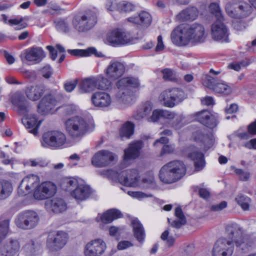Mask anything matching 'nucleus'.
Listing matches in <instances>:
<instances>
[{"instance_id": "f257e3e1", "label": "nucleus", "mask_w": 256, "mask_h": 256, "mask_svg": "<svg viewBox=\"0 0 256 256\" xmlns=\"http://www.w3.org/2000/svg\"><path fill=\"white\" fill-rule=\"evenodd\" d=\"M228 238H220L216 240L212 250V256H232L234 244L242 250L251 246L250 236L244 235L242 228L236 224L228 225L226 228Z\"/></svg>"}, {"instance_id": "f03ea898", "label": "nucleus", "mask_w": 256, "mask_h": 256, "mask_svg": "<svg viewBox=\"0 0 256 256\" xmlns=\"http://www.w3.org/2000/svg\"><path fill=\"white\" fill-rule=\"evenodd\" d=\"M206 38L204 26L198 23L190 25H180L171 34V40L178 46H185L190 42L201 43Z\"/></svg>"}, {"instance_id": "7ed1b4c3", "label": "nucleus", "mask_w": 256, "mask_h": 256, "mask_svg": "<svg viewBox=\"0 0 256 256\" xmlns=\"http://www.w3.org/2000/svg\"><path fill=\"white\" fill-rule=\"evenodd\" d=\"M186 167L180 160H173L164 164L160 170L159 177L165 184H172L176 182L184 176Z\"/></svg>"}, {"instance_id": "20e7f679", "label": "nucleus", "mask_w": 256, "mask_h": 256, "mask_svg": "<svg viewBox=\"0 0 256 256\" xmlns=\"http://www.w3.org/2000/svg\"><path fill=\"white\" fill-rule=\"evenodd\" d=\"M8 220L0 222V244L6 238L9 229ZM20 244L14 239H8L2 245H0V254L2 256H14L19 250Z\"/></svg>"}, {"instance_id": "39448f33", "label": "nucleus", "mask_w": 256, "mask_h": 256, "mask_svg": "<svg viewBox=\"0 0 256 256\" xmlns=\"http://www.w3.org/2000/svg\"><path fill=\"white\" fill-rule=\"evenodd\" d=\"M96 22V13L92 10H86L74 16L72 20L74 28L79 32L90 30Z\"/></svg>"}, {"instance_id": "423d86ee", "label": "nucleus", "mask_w": 256, "mask_h": 256, "mask_svg": "<svg viewBox=\"0 0 256 256\" xmlns=\"http://www.w3.org/2000/svg\"><path fill=\"white\" fill-rule=\"evenodd\" d=\"M40 142L44 148L59 150L66 146L67 138L65 134L60 130H50L42 134Z\"/></svg>"}, {"instance_id": "0eeeda50", "label": "nucleus", "mask_w": 256, "mask_h": 256, "mask_svg": "<svg viewBox=\"0 0 256 256\" xmlns=\"http://www.w3.org/2000/svg\"><path fill=\"white\" fill-rule=\"evenodd\" d=\"M64 126L69 136L74 138L83 136L88 130V122L80 116H74L68 118L66 121Z\"/></svg>"}, {"instance_id": "6e6552de", "label": "nucleus", "mask_w": 256, "mask_h": 256, "mask_svg": "<svg viewBox=\"0 0 256 256\" xmlns=\"http://www.w3.org/2000/svg\"><path fill=\"white\" fill-rule=\"evenodd\" d=\"M107 175L113 180L118 181L127 186H136L140 178L138 170L135 169L126 170L120 173L113 170H108Z\"/></svg>"}, {"instance_id": "1a4fd4ad", "label": "nucleus", "mask_w": 256, "mask_h": 256, "mask_svg": "<svg viewBox=\"0 0 256 256\" xmlns=\"http://www.w3.org/2000/svg\"><path fill=\"white\" fill-rule=\"evenodd\" d=\"M108 84V80L104 78V76L102 74L90 76L84 78L80 82L78 86L79 92L82 94L90 92L96 89L107 90Z\"/></svg>"}, {"instance_id": "9d476101", "label": "nucleus", "mask_w": 256, "mask_h": 256, "mask_svg": "<svg viewBox=\"0 0 256 256\" xmlns=\"http://www.w3.org/2000/svg\"><path fill=\"white\" fill-rule=\"evenodd\" d=\"M186 96L184 92L180 88H174L162 92L159 96L160 102L168 108H173L182 102Z\"/></svg>"}, {"instance_id": "9b49d317", "label": "nucleus", "mask_w": 256, "mask_h": 256, "mask_svg": "<svg viewBox=\"0 0 256 256\" xmlns=\"http://www.w3.org/2000/svg\"><path fill=\"white\" fill-rule=\"evenodd\" d=\"M104 78L108 80L107 88L108 89L112 86V81H114L121 78L125 72L124 64L118 61L112 60L104 70Z\"/></svg>"}, {"instance_id": "f8f14e48", "label": "nucleus", "mask_w": 256, "mask_h": 256, "mask_svg": "<svg viewBox=\"0 0 256 256\" xmlns=\"http://www.w3.org/2000/svg\"><path fill=\"white\" fill-rule=\"evenodd\" d=\"M39 217L36 212L28 210L18 214L16 220V226L21 228L29 230L35 227L38 222Z\"/></svg>"}, {"instance_id": "ddd939ff", "label": "nucleus", "mask_w": 256, "mask_h": 256, "mask_svg": "<svg viewBox=\"0 0 256 256\" xmlns=\"http://www.w3.org/2000/svg\"><path fill=\"white\" fill-rule=\"evenodd\" d=\"M68 234L62 231L53 232L49 234L46 245L51 251H57L62 248L66 244Z\"/></svg>"}, {"instance_id": "4468645a", "label": "nucleus", "mask_w": 256, "mask_h": 256, "mask_svg": "<svg viewBox=\"0 0 256 256\" xmlns=\"http://www.w3.org/2000/svg\"><path fill=\"white\" fill-rule=\"evenodd\" d=\"M227 14L231 17L240 18L248 16L252 12V6L246 2L236 4H228L226 6Z\"/></svg>"}, {"instance_id": "2eb2a0df", "label": "nucleus", "mask_w": 256, "mask_h": 256, "mask_svg": "<svg viewBox=\"0 0 256 256\" xmlns=\"http://www.w3.org/2000/svg\"><path fill=\"white\" fill-rule=\"evenodd\" d=\"M224 20H216L211 26L212 38L215 41L220 42H229V32L224 24Z\"/></svg>"}, {"instance_id": "dca6fc26", "label": "nucleus", "mask_w": 256, "mask_h": 256, "mask_svg": "<svg viewBox=\"0 0 256 256\" xmlns=\"http://www.w3.org/2000/svg\"><path fill=\"white\" fill-rule=\"evenodd\" d=\"M40 180L39 177L35 174H30L25 176L20 184L18 192L20 196H23L35 190L38 186Z\"/></svg>"}, {"instance_id": "f3484780", "label": "nucleus", "mask_w": 256, "mask_h": 256, "mask_svg": "<svg viewBox=\"0 0 256 256\" xmlns=\"http://www.w3.org/2000/svg\"><path fill=\"white\" fill-rule=\"evenodd\" d=\"M56 192L54 184L50 182H45L39 185L34 192V198L38 200H42L52 196Z\"/></svg>"}, {"instance_id": "a211bd4d", "label": "nucleus", "mask_w": 256, "mask_h": 256, "mask_svg": "<svg viewBox=\"0 0 256 256\" xmlns=\"http://www.w3.org/2000/svg\"><path fill=\"white\" fill-rule=\"evenodd\" d=\"M20 57L22 61L26 60L34 63H38L45 57V55L42 48L32 47L22 51Z\"/></svg>"}, {"instance_id": "6ab92c4d", "label": "nucleus", "mask_w": 256, "mask_h": 256, "mask_svg": "<svg viewBox=\"0 0 256 256\" xmlns=\"http://www.w3.org/2000/svg\"><path fill=\"white\" fill-rule=\"evenodd\" d=\"M106 248L105 242L101 239H96L87 244L84 248L86 256H100Z\"/></svg>"}, {"instance_id": "aec40b11", "label": "nucleus", "mask_w": 256, "mask_h": 256, "mask_svg": "<svg viewBox=\"0 0 256 256\" xmlns=\"http://www.w3.org/2000/svg\"><path fill=\"white\" fill-rule=\"evenodd\" d=\"M114 160V154L106 150H102L94 156L92 159V165L96 167H104L109 164Z\"/></svg>"}, {"instance_id": "412c9836", "label": "nucleus", "mask_w": 256, "mask_h": 256, "mask_svg": "<svg viewBox=\"0 0 256 256\" xmlns=\"http://www.w3.org/2000/svg\"><path fill=\"white\" fill-rule=\"evenodd\" d=\"M57 101L51 94H46L40 100L38 106V112L41 114L48 113L56 106Z\"/></svg>"}, {"instance_id": "4be33fe9", "label": "nucleus", "mask_w": 256, "mask_h": 256, "mask_svg": "<svg viewBox=\"0 0 256 256\" xmlns=\"http://www.w3.org/2000/svg\"><path fill=\"white\" fill-rule=\"evenodd\" d=\"M91 101L92 104L96 107L106 108L110 106L112 100L110 96L108 93L104 92H97L92 94Z\"/></svg>"}, {"instance_id": "5701e85b", "label": "nucleus", "mask_w": 256, "mask_h": 256, "mask_svg": "<svg viewBox=\"0 0 256 256\" xmlns=\"http://www.w3.org/2000/svg\"><path fill=\"white\" fill-rule=\"evenodd\" d=\"M45 208L55 214L62 213L67 209V204L62 198H54L45 202Z\"/></svg>"}, {"instance_id": "b1692460", "label": "nucleus", "mask_w": 256, "mask_h": 256, "mask_svg": "<svg viewBox=\"0 0 256 256\" xmlns=\"http://www.w3.org/2000/svg\"><path fill=\"white\" fill-rule=\"evenodd\" d=\"M92 193L89 186L79 184L78 186L70 192V196L78 202L88 199Z\"/></svg>"}, {"instance_id": "393cba45", "label": "nucleus", "mask_w": 256, "mask_h": 256, "mask_svg": "<svg viewBox=\"0 0 256 256\" xmlns=\"http://www.w3.org/2000/svg\"><path fill=\"white\" fill-rule=\"evenodd\" d=\"M198 14V11L194 6H190L181 11L176 16V20L180 22L195 20Z\"/></svg>"}, {"instance_id": "a878e982", "label": "nucleus", "mask_w": 256, "mask_h": 256, "mask_svg": "<svg viewBox=\"0 0 256 256\" xmlns=\"http://www.w3.org/2000/svg\"><path fill=\"white\" fill-rule=\"evenodd\" d=\"M197 118L200 122L210 128H214L217 124L216 116L206 110L200 112L198 114Z\"/></svg>"}, {"instance_id": "bb28decb", "label": "nucleus", "mask_w": 256, "mask_h": 256, "mask_svg": "<svg viewBox=\"0 0 256 256\" xmlns=\"http://www.w3.org/2000/svg\"><path fill=\"white\" fill-rule=\"evenodd\" d=\"M128 20L142 27L148 28L152 23V18L148 12L142 11L138 14V16L129 18Z\"/></svg>"}, {"instance_id": "cd10ccee", "label": "nucleus", "mask_w": 256, "mask_h": 256, "mask_svg": "<svg viewBox=\"0 0 256 256\" xmlns=\"http://www.w3.org/2000/svg\"><path fill=\"white\" fill-rule=\"evenodd\" d=\"M44 92V87L42 85H32L27 86L26 94L28 98L36 101L40 99Z\"/></svg>"}, {"instance_id": "c85d7f7f", "label": "nucleus", "mask_w": 256, "mask_h": 256, "mask_svg": "<svg viewBox=\"0 0 256 256\" xmlns=\"http://www.w3.org/2000/svg\"><path fill=\"white\" fill-rule=\"evenodd\" d=\"M188 156L194 162L196 171L201 170L205 166L204 154L198 150L195 149L189 152Z\"/></svg>"}, {"instance_id": "c756f323", "label": "nucleus", "mask_w": 256, "mask_h": 256, "mask_svg": "<svg viewBox=\"0 0 256 256\" xmlns=\"http://www.w3.org/2000/svg\"><path fill=\"white\" fill-rule=\"evenodd\" d=\"M118 92L116 94V100L119 103L130 104L134 99L133 92L130 88H118Z\"/></svg>"}, {"instance_id": "7c9ffc66", "label": "nucleus", "mask_w": 256, "mask_h": 256, "mask_svg": "<svg viewBox=\"0 0 256 256\" xmlns=\"http://www.w3.org/2000/svg\"><path fill=\"white\" fill-rule=\"evenodd\" d=\"M22 123L26 128L30 129L28 132L36 135L38 128L40 124V122H38L36 116L34 114L27 115L22 120Z\"/></svg>"}, {"instance_id": "2f4dec72", "label": "nucleus", "mask_w": 256, "mask_h": 256, "mask_svg": "<svg viewBox=\"0 0 256 256\" xmlns=\"http://www.w3.org/2000/svg\"><path fill=\"white\" fill-rule=\"evenodd\" d=\"M142 147V141H136L130 144L128 148L124 150V159L131 160L138 157Z\"/></svg>"}, {"instance_id": "473e14b6", "label": "nucleus", "mask_w": 256, "mask_h": 256, "mask_svg": "<svg viewBox=\"0 0 256 256\" xmlns=\"http://www.w3.org/2000/svg\"><path fill=\"white\" fill-rule=\"evenodd\" d=\"M68 52L73 56H88L92 54H94L98 58H102L104 56L102 52H98L94 47H90L86 50H68Z\"/></svg>"}, {"instance_id": "72a5a7b5", "label": "nucleus", "mask_w": 256, "mask_h": 256, "mask_svg": "<svg viewBox=\"0 0 256 256\" xmlns=\"http://www.w3.org/2000/svg\"><path fill=\"white\" fill-rule=\"evenodd\" d=\"M110 4V6L107 4L106 6L108 10L110 11H112L116 8L120 12H127L134 10V6L130 2H122L116 4L114 0H111Z\"/></svg>"}, {"instance_id": "f704fd0d", "label": "nucleus", "mask_w": 256, "mask_h": 256, "mask_svg": "<svg viewBox=\"0 0 256 256\" xmlns=\"http://www.w3.org/2000/svg\"><path fill=\"white\" fill-rule=\"evenodd\" d=\"M140 84L137 78L133 77H126L119 80L116 82L117 88H129L128 87L138 88Z\"/></svg>"}, {"instance_id": "c9c22d12", "label": "nucleus", "mask_w": 256, "mask_h": 256, "mask_svg": "<svg viewBox=\"0 0 256 256\" xmlns=\"http://www.w3.org/2000/svg\"><path fill=\"white\" fill-rule=\"evenodd\" d=\"M122 214L116 209L108 210L100 216V220L104 224L112 222L114 220L122 218Z\"/></svg>"}, {"instance_id": "e433bc0d", "label": "nucleus", "mask_w": 256, "mask_h": 256, "mask_svg": "<svg viewBox=\"0 0 256 256\" xmlns=\"http://www.w3.org/2000/svg\"><path fill=\"white\" fill-rule=\"evenodd\" d=\"M13 187L11 182L8 180H0V200L7 198L12 194Z\"/></svg>"}, {"instance_id": "4c0bfd02", "label": "nucleus", "mask_w": 256, "mask_h": 256, "mask_svg": "<svg viewBox=\"0 0 256 256\" xmlns=\"http://www.w3.org/2000/svg\"><path fill=\"white\" fill-rule=\"evenodd\" d=\"M132 224L134 237L138 242H142L145 237V232L142 224L137 218H135L132 220Z\"/></svg>"}, {"instance_id": "58836bf2", "label": "nucleus", "mask_w": 256, "mask_h": 256, "mask_svg": "<svg viewBox=\"0 0 256 256\" xmlns=\"http://www.w3.org/2000/svg\"><path fill=\"white\" fill-rule=\"evenodd\" d=\"M79 184L76 178H66L62 179L60 183V186L62 190L71 192L76 188Z\"/></svg>"}, {"instance_id": "ea45409f", "label": "nucleus", "mask_w": 256, "mask_h": 256, "mask_svg": "<svg viewBox=\"0 0 256 256\" xmlns=\"http://www.w3.org/2000/svg\"><path fill=\"white\" fill-rule=\"evenodd\" d=\"M163 118L170 120H174L172 124V126L176 129L180 128L182 125L180 124L182 122V117L180 116L175 114L174 112H171L168 110H162Z\"/></svg>"}, {"instance_id": "a19ab883", "label": "nucleus", "mask_w": 256, "mask_h": 256, "mask_svg": "<svg viewBox=\"0 0 256 256\" xmlns=\"http://www.w3.org/2000/svg\"><path fill=\"white\" fill-rule=\"evenodd\" d=\"M152 110V104L151 102H146L143 106L142 108L138 110L136 114H134V118L137 120H140L145 116L148 115Z\"/></svg>"}, {"instance_id": "79ce46f5", "label": "nucleus", "mask_w": 256, "mask_h": 256, "mask_svg": "<svg viewBox=\"0 0 256 256\" xmlns=\"http://www.w3.org/2000/svg\"><path fill=\"white\" fill-rule=\"evenodd\" d=\"M120 29L114 30L107 34L106 40L113 46L120 45Z\"/></svg>"}, {"instance_id": "37998d69", "label": "nucleus", "mask_w": 256, "mask_h": 256, "mask_svg": "<svg viewBox=\"0 0 256 256\" xmlns=\"http://www.w3.org/2000/svg\"><path fill=\"white\" fill-rule=\"evenodd\" d=\"M134 125L132 122H128L122 126L120 131V136L124 138H129L133 134Z\"/></svg>"}, {"instance_id": "c03bdc74", "label": "nucleus", "mask_w": 256, "mask_h": 256, "mask_svg": "<svg viewBox=\"0 0 256 256\" xmlns=\"http://www.w3.org/2000/svg\"><path fill=\"white\" fill-rule=\"evenodd\" d=\"M235 200L243 210H246L248 209L250 200L247 196L238 194L236 197Z\"/></svg>"}, {"instance_id": "a18cd8bd", "label": "nucleus", "mask_w": 256, "mask_h": 256, "mask_svg": "<svg viewBox=\"0 0 256 256\" xmlns=\"http://www.w3.org/2000/svg\"><path fill=\"white\" fill-rule=\"evenodd\" d=\"M28 18H26L20 17V18H12L8 20V23L11 26L14 25L16 26L14 29L16 30H21L28 26V24L23 22L24 20H28Z\"/></svg>"}, {"instance_id": "49530a36", "label": "nucleus", "mask_w": 256, "mask_h": 256, "mask_svg": "<svg viewBox=\"0 0 256 256\" xmlns=\"http://www.w3.org/2000/svg\"><path fill=\"white\" fill-rule=\"evenodd\" d=\"M231 87L224 82L216 83L214 88V92L218 94L228 95L232 92Z\"/></svg>"}, {"instance_id": "de8ad7c7", "label": "nucleus", "mask_w": 256, "mask_h": 256, "mask_svg": "<svg viewBox=\"0 0 256 256\" xmlns=\"http://www.w3.org/2000/svg\"><path fill=\"white\" fill-rule=\"evenodd\" d=\"M120 45H124L126 44H132L136 40L128 32H125L120 29Z\"/></svg>"}, {"instance_id": "09e8293b", "label": "nucleus", "mask_w": 256, "mask_h": 256, "mask_svg": "<svg viewBox=\"0 0 256 256\" xmlns=\"http://www.w3.org/2000/svg\"><path fill=\"white\" fill-rule=\"evenodd\" d=\"M16 105L18 107L20 114L24 116H26L28 115V112L30 111V106L28 102L24 98H22V100L19 101L16 104Z\"/></svg>"}, {"instance_id": "8fccbe9b", "label": "nucleus", "mask_w": 256, "mask_h": 256, "mask_svg": "<svg viewBox=\"0 0 256 256\" xmlns=\"http://www.w3.org/2000/svg\"><path fill=\"white\" fill-rule=\"evenodd\" d=\"M211 13L214 15L216 20H224L219 5L216 3H212L210 6Z\"/></svg>"}, {"instance_id": "3c124183", "label": "nucleus", "mask_w": 256, "mask_h": 256, "mask_svg": "<svg viewBox=\"0 0 256 256\" xmlns=\"http://www.w3.org/2000/svg\"><path fill=\"white\" fill-rule=\"evenodd\" d=\"M193 136L194 140L196 142H206L207 141H210L208 136L204 134V132L201 130H197L193 134Z\"/></svg>"}, {"instance_id": "603ef678", "label": "nucleus", "mask_w": 256, "mask_h": 256, "mask_svg": "<svg viewBox=\"0 0 256 256\" xmlns=\"http://www.w3.org/2000/svg\"><path fill=\"white\" fill-rule=\"evenodd\" d=\"M203 84L204 86L212 89L214 91V88H215V80L212 77L209 75L206 74L203 78Z\"/></svg>"}, {"instance_id": "864d4df0", "label": "nucleus", "mask_w": 256, "mask_h": 256, "mask_svg": "<svg viewBox=\"0 0 256 256\" xmlns=\"http://www.w3.org/2000/svg\"><path fill=\"white\" fill-rule=\"evenodd\" d=\"M54 24L58 30L62 32H66L68 30V24L64 20H56L54 22Z\"/></svg>"}, {"instance_id": "5fc2aeb1", "label": "nucleus", "mask_w": 256, "mask_h": 256, "mask_svg": "<svg viewBox=\"0 0 256 256\" xmlns=\"http://www.w3.org/2000/svg\"><path fill=\"white\" fill-rule=\"evenodd\" d=\"M161 238L164 241H165L166 244L168 246H171L173 245L175 240L172 236H169V232L168 230L164 231L161 235Z\"/></svg>"}, {"instance_id": "6e6d98bb", "label": "nucleus", "mask_w": 256, "mask_h": 256, "mask_svg": "<svg viewBox=\"0 0 256 256\" xmlns=\"http://www.w3.org/2000/svg\"><path fill=\"white\" fill-rule=\"evenodd\" d=\"M163 118L162 110H156L153 111L152 115L148 118V122H156Z\"/></svg>"}, {"instance_id": "4d7b16f0", "label": "nucleus", "mask_w": 256, "mask_h": 256, "mask_svg": "<svg viewBox=\"0 0 256 256\" xmlns=\"http://www.w3.org/2000/svg\"><path fill=\"white\" fill-rule=\"evenodd\" d=\"M163 78L166 80L173 81L174 80V74L172 70L170 68H165L162 70Z\"/></svg>"}, {"instance_id": "13d9d810", "label": "nucleus", "mask_w": 256, "mask_h": 256, "mask_svg": "<svg viewBox=\"0 0 256 256\" xmlns=\"http://www.w3.org/2000/svg\"><path fill=\"white\" fill-rule=\"evenodd\" d=\"M235 172L239 176V178L242 181L248 180L250 176V174L248 172H245L242 169H236Z\"/></svg>"}, {"instance_id": "bf43d9fd", "label": "nucleus", "mask_w": 256, "mask_h": 256, "mask_svg": "<svg viewBox=\"0 0 256 256\" xmlns=\"http://www.w3.org/2000/svg\"><path fill=\"white\" fill-rule=\"evenodd\" d=\"M194 190H198L200 197L204 199H208L210 196V192L206 188H200L197 186L195 188Z\"/></svg>"}, {"instance_id": "052dcab7", "label": "nucleus", "mask_w": 256, "mask_h": 256, "mask_svg": "<svg viewBox=\"0 0 256 256\" xmlns=\"http://www.w3.org/2000/svg\"><path fill=\"white\" fill-rule=\"evenodd\" d=\"M227 206V202L226 201H222L218 204H214L211 206L210 210L214 212L220 211Z\"/></svg>"}, {"instance_id": "680f3d73", "label": "nucleus", "mask_w": 256, "mask_h": 256, "mask_svg": "<svg viewBox=\"0 0 256 256\" xmlns=\"http://www.w3.org/2000/svg\"><path fill=\"white\" fill-rule=\"evenodd\" d=\"M128 194L130 196L137 198H142L148 196H152V195H148L147 194L140 192H132L128 191Z\"/></svg>"}, {"instance_id": "e2e57ef3", "label": "nucleus", "mask_w": 256, "mask_h": 256, "mask_svg": "<svg viewBox=\"0 0 256 256\" xmlns=\"http://www.w3.org/2000/svg\"><path fill=\"white\" fill-rule=\"evenodd\" d=\"M42 76L46 78H48L52 74V70L50 66H46L40 70Z\"/></svg>"}, {"instance_id": "0e129e2a", "label": "nucleus", "mask_w": 256, "mask_h": 256, "mask_svg": "<svg viewBox=\"0 0 256 256\" xmlns=\"http://www.w3.org/2000/svg\"><path fill=\"white\" fill-rule=\"evenodd\" d=\"M77 84V80H76L73 81L66 82L64 85V88L67 92H72L76 88Z\"/></svg>"}, {"instance_id": "69168bd1", "label": "nucleus", "mask_w": 256, "mask_h": 256, "mask_svg": "<svg viewBox=\"0 0 256 256\" xmlns=\"http://www.w3.org/2000/svg\"><path fill=\"white\" fill-rule=\"evenodd\" d=\"M175 147L174 144H164L162 146V148L160 153L161 155L164 154H170L174 152Z\"/></svg>"}, {"instance_id": "338daca9", "label": "nucleus", "mask_w": 256, "mask_h": 256, "mask_svg": "<svg viewBox=\"0 0 256 256\" xmlns=\"http://www.w3.org/2000/svg\"><path fill=\"white\" fill-rule=\"evenodd\" d=\"M186 218H183L182 220L178 219V220H175L171 223V226L176 228H180L182 226L186 224Z\"/></svg>"}, {"instance_id": "774afa93", "label": "nucleus", "mask_w": 256, "mask_h": 256, "mask_svg": "<svg viewBox=\"0 0 256 256\" xmlns=\"http://www.w3.org/2000/svg\"><path fill=\"white\" fill-rule=\"evenodd\" d=\"M132 246V244L129 241L124 240L118 242L117 247L119 250H123L130 248Z\"/></svg>"}]
</instances>
